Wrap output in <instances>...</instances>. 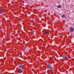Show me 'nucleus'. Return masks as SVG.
<instances>
[{
    "instance_id": "obj_9",
    "label": "nucleus",
    "mask_w": 74,
    "mask_h": 74,
    "mask_svg": "<svg viewBox=\"0 0 74 74\" xmlns=\"http://www.w3.org/2000/svg\"><path fill=\"white\" fill-rule=\"evenodd\" d=\"M64 14L62 16V17L64 18Z\"/></svg>"
},
{
    "instance_id": "obj_10",
    "label": "nucleus",
    "mask_w": 74,
    "mask_h": 74,
    "mask_svg": "<svg viewBox=\"0 0 74 74\" xmlns=\"http://www.w3.org/2000/svg\"><path fill=\"white\" fill-rule=\"evenodd\" d=\"M45 34H47V32H45Z\"/></svg>"
},
{
    "instance_id": "obj_4",
    "label": "nucleus",
    "mask_w": 74,
    "mask_h": 74,
    "mask_svg": "<svg viewBox=\"0 0 74 74\" xmlns=\"http://www.w3.org/2000/svg\"><path fill=\"white\" fill-rule=\"evenodd\" d=\"M22 70L21 69H19L18 71V73H22Z\"/></svg>"
},
{
    "instance_id": "obj_13",
    "label": "nucleus",
    "mask_w": 74,
    "mask_h": 74,
    "mask_svg": "<svg viewBox=\"0 0 74 74\" xmlns=\"http://www.w3.org/2000/svg\"><path fill=\"white\" fill-rule=\"evenodd\" d=\"M47 74H49L48 73Z\"/></svg>"
},
{
    "instance_id": "obj_3",
    "label": "nucleus",
    "mask_w": 74,
    "mask_h": 74,
    "mask_svg": "<svg viewBox=\"0 0 74 74\" xmlns=\"http://www.w3.org/2000/svg\"><path fill=\"white\" fill-rule=\"evenodd\" d=\"M48 68H49L50 69H52V67L51 66V65H49L48 66Z\"/></svg>"
},
{
    "instance_id": "obj_8",
    "label": "nucleus",
    "mask_w": 74,
    "mask_h": 74,
    "mask_svg": "<svg viewBox=\"0 0 74 74\" xmlns=\"http://www.w3.org/2000/svg\"><path fill=\"white\" fill-rule=\"evenodd\" d=\"M19 67L20 68V69H21L22 67V65H20L19 66Z\"/></svg>"
},
{
    "instance_id": "obj_7",
    "label": "nucleus",
    "mask_w": 74,
    "mask_h": 74,
    "mask_svg": "<svg viewBox=\"0 0 74 74\" xmlns=\"http://www.w3.org/2000/svg\"><path fill=\"white\" fill-rule=\"evenodd\" d=\"M61 7H62V6H60V5L58 6V8H61Z\"/></svg>"
},
{
    "instance_id": "obj_12",
    "label": "nucleus",
    "mask_w": 74,
    "mask_h": 74,
    "mask_svg": "<svg viewBox=\"0 0 74 74\" xmlns=\"http://www.w3.org/2000/svg\"><path fill=\"white\" fill-rule=\"evenodd\" d=\"M73 25H74V23H73Z\"/></svg>"
},
{
    "instance_id": "obj_2",
    "label": "nucleus",
    "mask_w": 74,
    "mask_h": 74,
    "mask_svg": "<svg viewBox=\"0 0 74 74\" xmlns=\"http://www.w3.org/2000/svg\"><path fill=\"white\" fill-rule=\"evenodd\" d=\"M67 56L66 55H64L62 56V58L64 59H67Z\"/></svg>"
},
{
    "instance_id": "obj_6",
    "label": "nucleus",
    "mask_w": 74,
    "mask_h": 74,
    "mask_svg": "<svg viewBox=\"0 0 74 74\" xmlns=\"http://www.w3.org/2000/svg\"><path fill=\"white\" fill-rule=\"evenodd\" d=\"M31 33H34V32H35L33 30H32L31 31Z\"/></svg>"
},
{
    "instance_id": "obj_11",
    "label": "nucleus",
    "mask_w": 74,
    "mask_h": 74,
    "mask_svg": "<svg viewBox=\"0 0 74 74\" xmlns=\"http://www.w3.org/2000/svg\"><path fill=\"white\" fill-rule=\"evenodd\" d=\"M66 16H65L64 17V18H66Z\"/></svg>"
},
{
    "instance_id": "obj_5",
    "label": "nucleus",
    "mask_w": 74,
    "mask_h": 74,
    "mask_svg": "<svg viewBox=\"0 0 74 74\" xmlns=\"http://www.w3.org/2000/svg\"><path fill=\"white\" fill-rule=\"evenodd\" d=\"M0 11L1 13H3V12H4V10H3V9H2L0 10Z\"/></svg>"
},
{
    "instance_id": "obj_1",
    "label": "nucleus",
    "mask_w": 74,
    "mask_h": 74,
    "mask_svg": "<svg viewBox=\"0 0 74 74\" xmlns=\"http://www.w3.org/2000/svg\"><path fill=\"white\" fill-rule=\"evenodd\" d=\"M69 31L70 32H73L74 31V29H73V27H71Z\"/></svg>"
}]
</instances>
